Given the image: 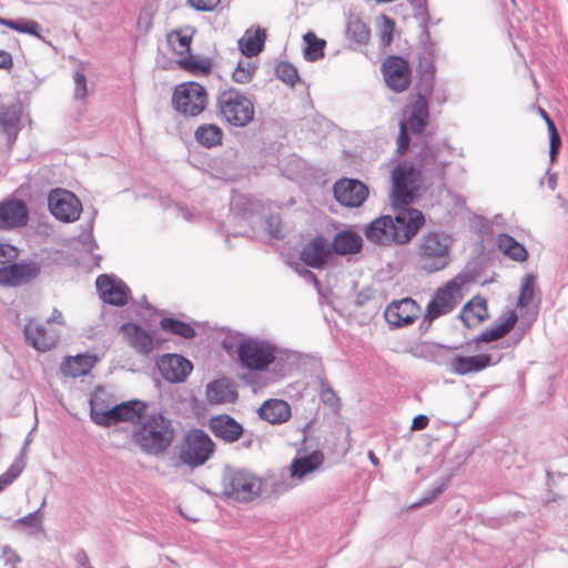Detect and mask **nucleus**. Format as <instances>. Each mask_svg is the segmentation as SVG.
<instances>
[{"label":"nucleus","mask_w":568,"mask_h":568,"mask_svg":"<svg viewBox=\"0 0 568 568\" xmlns=\"http://www.w3.org/2000/svg\"><path fill=\"white\" fill-rule=\"evenodd\" d=\"M425 216L416 209L399 210L395 217L382 215L364 230L369 242L379 245L406 244L424 226Z\"/></svg>","instance_id":"obj_1"},{"label":"nucleus","mask_w":568,"mask_h":568,"mask_svg":"<svg viewBox=\"0 0 568 568\" xmlns=\"http://www.w3.org/2000/svg\"><path fill=\"white\" fill-rule=\"evenodd\" d=\"M195 34L196 29L194 27H180L166 33V43L172 53L178 57L176 64L180 69L193 75H207L212 70L211 60L194 55L191 52Z\"/></svg>","instance_id":"obj_2"},{"label":"nucleus","mask_w":568,"mask_h":568,"mask_svg":"<svg viewBox=\"0 0 568 568\" xmlns=\"http://www.w3.org/2000/svg\"><path fill=\"white\" fill-rule=\"evenodd\" d=\"M132 437L144 453L160 455L173 443L175 430L170 419L162 414H153L133 432Z\"/></svg>","instance_id":"obj_3"},{"label":"nucleus","mask_w":568,"mask_h":568,"mask_svg":"<svg viewBox=\"0 0 568 568\" xmlns=\"http://www.w3.org/2000/svg\"><path fill=\"white\" fill-rule=\"evenodd\" d=\"M215 105L219 116L233 126H245L254 119L253 102L236 89L221 91Z\"/></svg>","instance_id":"obj_4"},{"label":"nucleus","mask_w":568,"mask_h":568,"mask_svg":"<svg viewBox=\"0 0 568 568\" xmlns=\"http://www.w3.org/2000/svg\"><path fill=\"white\" fill-rule=\"evenodd\" d=\"M420 170L408 162H400L392 172L390 199L393 206L399 209L410 204L422 185Z\"/></svg>","instance_id":"obj_5"},{"label":"nucleus","mask_w":568,"mask_h":568,"mask_svg":"<svg viewBox=\"0 0 568 568\" xmlns=\"http://www.w3.org/2000/svg\"><path fill=\"white\" fill-rule=\"evenodd\" d=\"M215 450L211 437L201 429L187 430L179 446L180 460L191 468H196L207 462Z\"/></svg>","instance_id":"obj_6"},{"label":"nucleus","mask_w":568,"mask_h":568,"mask_svg":"<svg viewBox=\"0 0 568 568\" xmlns=\"http://www.w3.org/2000/svg\"><path fill=\"white\" fill-rule=\"evenodd\" d=\"M173 108L185 116H197L204 112L209 104L206 89L194 81L180 83L172 94Z\"/></svg>","instance_id":"obj_7"},{"label":"nucleus","mask_w":568,"mask_h":568,"mask_svg":"<svg viewBox=\"0 0 568 568\" xmlns=\"http://www.w3.org/2000/svg\"><path fill=\"white\" fill-rule=\"evenodd\" d=\"M418 261L423 270L434 273L449 264V239L437 233L423 237L418 246Z\"/></svg>","instance_id":"obj_8"},{"label":"nucleus","mask_w":568,"mask_h":568,"mask_svg":"<svg viewBox=\"0 0 568 568\" xmlns=\"http://www.w3.org/2000/svg\"><path fill=\"white\" fill-rule=\"evenodd\" d=\"M263 480L244 469L229 470L223 479L224 494L237 501L247 503L262 493Z\"/></svg>","instance_id":"obj_9"},{"label":"nucleus","mask_w":568,"mask_h":568,"mask_svg":"<svg viewBox=\"0 0 568 568\" xmlns=\"http://www.w3.org/2000/svg\"><path fill=\"white\" fill-rule=\"evenodd\" d=\"M146 413V404L141 400H129L113 406L110 409H101L94 405L91 407V418L101 426H111L120 422L139 424Z\"/></svg>","instance_id":"obj_10"},{"label":"nucleus","mask_w":568,"mask_h":568,"mask_svg":"<svg viewBox=\"0 0 568 568\" xmlns=\"http://www.w3.org/2000/svg\"><path fill=\"white\" fill-rule=\"evenodd\" d=\"M463 286L464 281L457 276L439 287L426 306L425 320L433 322L453 312L463 301Z\"/></svg>","instance_id":"obj_11"},{"label":"nucleus","mask_w":568,"mask_h":568,"mask_svg":"<svg viewBox=\"0 0 568 568\" xmlns=\"http://www.w3.org/2000/svg\"><path fill=\"white\" fill-rule=\"evenodd\" d=\"M419 156L417 170H420L422 176L443 181L446 178V169L455 158V150L447 144L426 146L422 149Z\"/></svg>","instance_id":"obj_12"},{"label":"nucleus","mask_w":568,"mask_h":568,"mask_svg":"<svg viewBox=\"0 0 568 568\" xmlns=\"http://www.w3.org/2000/svg\"><path fill=\"white\" fill-rule=\"evenodd\" d=\"M241 364L253 371L266 369L275 361V348L258 339H245L237 346Z\"/></svg>","instance_id":"obj_13"},{"label":"nucleus","mask_w":568,"mask_h":568,"mask_svg":"<svg viewBox=\"0 0 568 568\" xmlns=\"http://www.w3.org/2000/svg\"><path fill=\"white\" fill-rule=\"evenodd\" d=\"M49 209L52 215L64 223L80 219L82 204L70 191L57 189L50 192L48 197Z\"/></svg>","instance_id":"obj_14"},{"label":"nucleus","mask_w":568,"mask_h":568,"mask_svg":"<svg viewBox=\"0 0 568 568\" xmlns=\"http://www.w3.org/2000/svg\"><path fill=\"white\" fill-rule=\"evenodd\" d=\"M382 73L386 84L394 92H404L412 83L409 63L399 55L387 57L382 64Z\"/></svg>","instance_id":"obj_15"},{"label":"nucleus","mask_w":568,"mask_h":568,"mask_svg":"<svg viewBox=\"0 0 568 568\" xmlns=\"http://www.w3.org/2000/svg\"><path fill=\"white\" fill-rule=\"evenodd\" d=\"M333 193L341 205L355 209L362 206L367 200L369 190L364 182L357 179L342 178L334 183Z\"/></svg>","instance_id":"obj_16"},{"label":"nucleus","mask_w":568,"mask_h":568,"mask_svg":"<svg viewBox=\"0 0 568 568\" xmlns=\"http://www.w3.org/2000/svg\"><path fill=\"white\" fill-rule=\"evenodd\" d=\"M419 314V305L410 297L392 302L384 313L387 323L394 327L413 324L418 318Z\"/></svg>","instance_id":"obj_17"},{"label":"nucleus","mask_w":568,"mask_h":568,"mask_svg":"<svg viewBox=\"0 0 568 568\" xmlns=\"http://www.w3.org/2000/svg\"><path fill=\"white\" fill-rule=\"evenodd\" d=\"M29 210L22 200L10 199L0 203V231H11L27 226Z\"/></svg>","instance_id":"obj_18"},{"label":"nucleus","mask_w":568,"mask_h":568,"mask_svg":"<svg viewBox=\"0 0 568 568\" xmlns=\"http://www.w3.org/2000/svg\"><path fill=\"white\" fill-rule=\"evenodd\" d=\"M95 285L103 302L116 306L128 303L130 290L122 281L102 274L97 277Z\"/></svg>","instance_id":"obj_19"},{"label":"nucleus","mask_w":568,"mask_h":568,"mask_svg":"<svg viewBox=\"0 0 568 568\" xmlns=\"http://www.w3.org/2000/svg\"><path fill=\"white\" fill-rule=\"evenodd\" d=\"M332 257V247L323 235H316L302 248L300 258L310 267L321 268Z\"/></svg>","instance_id":"obj_20"},{"label":"nucleus","mask_w":568,"mask_h":568,"mask_svg":"<svg viewBox=\"0 0 568 568\" xmlns=\"http://www.w3.org/2000/svg\"><path fill=\"white\" fill-rule=\"evenodd\" d=\"M24 333L30 344L42 352L53 348L59 341V333L50 327V321L45 323L30 321L26 325Z\"/></svg>","instance_id":"obj_21"},{"label":"nucleus","mask_w":568,"mask_h":568,"mask_svg":"<svg viewBox=\"0 0 568 568\" xmlns=\"http://www.w3.org/2000/svg\"><path fill=\"white\" fill-rule=\"evenodd\" d=\"M40 268L36 263H13L0 267V285L12 287L20 286L36 278Z\"/></svg>","instance_id":"obj_22"},{"label":"nucleus","mask_w":568,"mask_h":568,"mask_svg":"<svg viewBox=\"0 0 568 568\" xmlns=\"http://www.w3.org/2000/svg\"><path fill=\"white\" fill-rule=\"evenodd\" d=\"M192 363L178 354H166L159 361V369L163 377L172 383L183 382L192 372Z\"/></svg>","instance_id":"obj_23"},{"label":"nucleus","mask_w":568,"mask_h":568,"mask_svg":"<svg viewBox=\"0 0 568 568\" xmlns=\"http://www.w3.org/2000/svg\"><path fill=\"white\" fill-rule=\"evenodd\" d=\"M211 432L226 443H234L243 435V427L227 414L214 416L209 422Z\"/></svg>","instance_id":"obj_24"},{"label":"nucleus","mask_w":568,"mask_h":568,"mask_svg":"<svg viewBox=\"0 0 568 568\" xmlns=\"http://www.w3.org/2000/svg\"><path fill=\"white\" fill-rule=\"evenodd\" d=\"M121 333L125 342L138 353L148 355L153 351L154 341L152 335L134 323H126L121 326Z\"/></svg>","instance_id":"obj_25"},{"label":"nucleus","mask_w":568,"mask_h":568,"mask_svg":"<svg viewBox=\"0 0 568 568\" xmlns=\"http://www.w3.org/2000/svg\"><path fill=\"white\" fill-rule=\"evenodd\" d=\"M260 417L271 424H282L291 417V406L283 399H267L258 409Z\"/></svg>","instance_id":"obj_26"},{"label":"nucleus","mask_w":568,"mask_h":568,"mask_svg":"<svg viewBox=\"0 0 568 568\" xmlns=\"http://www.w3.org/2000/svg\"><path fill=\"white\" fill-rule=\"evenodd\" d=\"M493 364V358L488 354H478L475 356H456L453 359V371L458 375H467L480 372Z\"/></svg>","instance_id":"obj_27"},{"label":"nucleus","mask_w":568,"mask_h":568,"mask_svg":"<svg viewBox=\"0 0 568 568\" xmlns=\"http://www.w3.org/2000/svg\"><path fill=\"white\" fill-rule=\"evenodd\" d=\"M323 463V453L315 450L308 455L294 458L290 466V475L292 478L303 479L306 475L318 469Z\"/></svg>","instance_id":"obj_28"},{"label":"nucleus","mask_w":568,"mask_h":568,"mask_svg":"<svg viewBox=\"0 0 568 568\" xmlns=\"http://www.w3.org/2000/svg\"><path fill=\"white\" fill-rule=\"evenodd\" d=\"M363 246L361 235L351 230L336 233L332 242V251L339 255L357 254Z\"/></svg>","instance_id":"obj_29"},{"label":"nucleus","mask_w":568,"mask_h":568,"mask_svg":"<svg viewBox=\"0 0 568 568\" xmlns=\"http://www.w3.org/2000/svg\"><path fill=\"white\" fill-rule=\"evenodd\" d=\"M194 138L201 146L213 149L222 145L224 131L215 123H202L195 129Z\"/></svg>","instance_id":"obj_30"},{"label":"nucleus","mask_w":568,"mask_h":568,"mask_svg":"<svg viewBox=\"0 0 568 568\" xmlns=\"http://www.w3.org/2000/svg\"><path fill=\"white\" fill-rule=\"evenodd\" d=\"M236 398V392L225 379L213 381L206 387V399L210 404L220 405L234 403Z\"/></svg>","instance_id":"obj_31"},{"label":"nucleus","mask_w":568,"mask_h":568,"mask_svg":"<svg viewBox=\"0 0 568 568\" xmlns=\"http://www.w3.org/2000/svg\"><path fill=\"white\" fill-rule=\"evenodd\" d=\"M429 111L428 103L424 94L419 93L416 97V100L413 104V112L406 122L407 128L412 130L413 133L419 134L422 133L428 122Z\"/></svg>","instance_id":"obj_32"},{"label":"nucleus","mask_w":568,"mask_h":568,"mask_svg":"<svg viewBox=\"0 0 568 568\" xmlns=\"http://www.w3.org/2000/svg\"><path fill=\"white\" fill-rule=\"evenodd\" d=\"M488 316L487 303L481 297H474L462 310L460 317L466 326L480 324Z\"/></svg>","instance_id":"obj_33"},{"label":"nucleus","mask_w":568,"mask_h":568,"mask_svg":"<svg viewBox=\"0 0 568 568\" xmlns=\"http://www.w3.org/2000/svg\"><path fill=\"white\" fill-rule=\"evenodd\" d=\"M94 362V357L90 355L68 357L61 364V372L67 377H80L87 375L92 369Z\"/></svg>","instance_id":"obj_34"},{"label":"nucleus","mask_w":568,"mask_h":568,"mask_svg":"<svg viewBox=\"0 0 568 568\" xmlns=\"http://www.w3.org/2000/svg\"><path fill=\"white\" fill-rule=\"evenodd\" d=\"M518 316L515 311H508L503 320L498 322L494 327L485 331L480 335V341L490 343L497 341L507 335L516 325Z\"/></svg>","instance_id":"obj_35"},{"label":"nucleus","mask_w":568,"mask_h":568,"mask_svg":"<svg viewBox=\"0 0 568 568\" xmlns=\"http://www.w3.org/2000/svg\"><path fill=\"white\" fill-rule=\"evenodd\" d=\"M497 244L501 253L513 261L525 262L528 258V252L525 246L508 234H500Z\"/></svg>","instance_id":"obj_36"},{"label":"nucleus","mask_w":568,"mask_h":568,"mask_svg":"<svg viewBox=\"0 0 568 568\" xmlns=\"http://www.w3.org/2000/svg\"><path fill=\"white\" fill-rule=\"evenodd\" d=\"M375 27L379 45L384 49L388 48L398 33L395 20L383 13L376 18Z\"/></svg>","instance_id":"obj_37"},{"label":"nucleus","mask_w":568,"mask_h":568,"mask_svg":"<svg viewBox=\"0 0 568 568\" xmlns=\"http://www.w3.org/2000/svg\"><path fill=\"white\" fill-rule=\"evenodd\" d=\"M266 33L262 29H256L253 34H247L239 41L240 49L247 58L257 55L264 48Z\"/></svg>","instance_id":"obj_38"},{"label":"nucleus","mask_w":568,"mask_h":568,"mask_svg":"<svg viewBox=\"0 0 568 568\" xmlns=\"http://www.w3.org/2000/svg\"><path fill=\"white\" fill-rule=\"evenodd\" d=\"M304 41L306 43L304 49V57L307 61H317L324 57V50L326 41L316 37L314 32H307L304 34Z\"/></svg>","instance_id":"obj_39"},{"label":"nucleus","mask_w":568,"mask_h":568,"mask_svg":"<svg viewBox=\"0 0 568 568\" xmlns=\"http://www.w3.org/2000/svg\"><path fill=\"white\" fill-rule=\"evenodd\" d=\"M160 326L163 331L170 332L174 335L181 336L183 338H193L195 336V329L187 323L165 317L160 322Z\"/></svg>","instance_id":"obj_40"},{"label":"nucleus","mask_w":568,"mask_h":568,"mask_svg":"<svg viewBox=\"0 0 568 568\" xmlns=\"http://www.w3.org/2000/svg\"><path fill=\"white\" fill-rule=\"evenodd\" d=\"M347 36L357 43H366L371 31L368 26L358 17H351L346 28Z\"/></svg>","instance_id":"obj_41"},{"label":"nucleus","mask_w":568,"mask_h":568,"mask_svg":"<svg viewBox=\"0 0 568 568\" xmlns=\"http://www.w3.org/2000/svg\"><path fill=\"white\" fill-rule=\"evenodd\" d=\"M419 85L423 88L425 93H429L434 87L435 79V64L432 59L428 57L420 58L419 60Z\"/></svg>","instance_id":"obj_42"},{"label":"nucleus","mask_w":568,"mask_h":568,"mask_svg":"<svg viewBox=\"0 0 568 568\" xmlns=\"http://www.w3.org/2000/svg\"><path fill=\"white\" fill-rule=\"evenodd\" d=\"M0 26H4L20 33L39 36V23L32 20H8L0 18Z\"/></svg>","instance_id":"obj_43"},{"label":"nucleus","mask_w":568,"mask_h":568,"mask_svg":"<svg viewBox=\"0 0 568 568\" xmlns=\"http://www.w3.org/2000/svg\"><path fill=\"white\" fill-rule=\"evenodd\" d=\"M276 77L287 84L288 87H294L300 81V75L296 68L286 61H281L275 67Z\"/></svg>","instance_id":"obj_44"},{"label":"nucleus","mask_w":568,"mask_h":568,"mask_svg":"<svg viewBox=\"0 0 568 568\" xmlns=\"http://www.w3.org/2000/svg\"><path fill=\"white\" fill-rule=\"evenodd\" d=\"M255 71L256 67L252 62L240 61L232 73V79L236 83L246 84L251 82Z\"/></svg>","instance_id":"obj_45"},{"label":"nucleus","mask_w":568,"mask_h":568,"mask_svg":"<svg viewBox=\"0 0 568 568\" xmlns=\"http://www.w3.org/2000/svg\"><path fill=\"white\" fill-rule=\"evenodd\" d=\"M535 282L536 278L534 275L529 274L525 276L518 297V305L520 307H526L532 302L535 295Z\"/></svg>","instance_id":"obj_46"},{"label":"nucleus","mask_w":568,"mask_h":568,"mask_svg":"<svg viewBox=\"0 0 568 568\" xmlns=\"http://www.w3.org/2000/svg\"><path fill=\"white\" fill-rule=\"evenodd\" d=\"M549 133V156L550 161L554 162L559 153L561 146V138L556 125H550L548 129Z\"/></svg>","instance_id":"obj_47"},{"label":"nucleus","mask_w":568,"mask_h":568,"mask_svg":"<svg viewBox=\"0 0 568 568\" xmlns=\"http://www.w3.org/2000/svg\"><path fill=\"white\" fill-rule=\"evenodd\" d=\"M410 139L408 135V128L405 121L399 122V133L397 136V148L396 151L398 154H404L407 152L409 148Z\"/></svg>","instance_id":"obj_48"},{"label":"nucleus","mask_w":568,"mask_h":568,"mask_svg":"<svg viewBox=\"0 0 568 568\" xmlns=\"http://www.w3.org/2000/svg\"><path fill=\"white\" fill-rule=\"evenodd\" d=\"M19 251L16 246L0 241V263L16 260Z\"/></svg>","instance_id":"obj_49"},{"label":"nucleus","mask_w":568,"mask_h":568,"mask_svg":"<svg viewBox=\"0 0 568 568\" xmlns=\"http://www.w3.org/2000/svg\"><path fill=\"white\" fill-rule=\"evenodd\" d=\"M73 78H74V84H75V88H74L75 97L79 99L85 98L88 94V91H87V78H85L84 73L78 71L74 73Z\"/></svg>","instance_id":"obj_50"},{"label":"nucleus","mask_w":568,"mask_h":568,"mask_svg":"<svg viewBox=\"0 0 568 568\" xmlns=\"http://www.w3.org/2000/svg\"><path fill=\"white\" fill-rule=\"evenodd\" d=\"M268 233L277 239L284 237V227L278 216H270L266 221Z\"/></svg>","instance_id":"obj_51"},{"label":"nucleus","mask_w":568,"mask_h":568,"mask_svg":"<svg viewBox=\"0 0 568 568\" xmlns=\"http://www.w3.org/2000/svg\"><path fill=\"white\" fill-rule=\"evenodd\" d=\"M189 3L199 11H212L221 2V0H187Z\"/></svg>","instance_id":"obj_52"},{"label":"nucleus","mask_w":568,"mask_h":568,"mask_svg":"<svg viewBox=\"0 0 568 568\" xmlns=\"http://www.w3.org/2000/svg\"><path fill=\"white\" fill-rule=\"evenodd\" d=\"M20 474V470L11 467L0 476V491L10 485Z\"/></svg>","instance_id":"obj_53"},{"label":"nucleus","mask_w":568,"mask_h":568,"mask_svg":"<svg viewBox=\"0 0 568 568\" xmlns=\"http://www.w3.org/2000/svg\"><path fill=\"white\" fill-rule=\"evenodd\" d=\"M322 400L323 403L329 405L331 407L337 409L339 407V398L332 389H324L322 392Z\"/></svg>","instance_id":"obj_54"},{"label":"nucleus","mask_w":568,"mask_h":568,"mask_svg":"<svg viewBox=\"0 0 568 568\" xmlns=\"http://www.w3.org/2000/svg\"><path fill=\"white\" fill-rule=\"evenodd\" d=\"M2 559L7 565L10 564L12 566L20 561V557L18 556L16 550L10 548L9 546H4L2 548Z\"/></svg>","instance_id":"obj_55"},{"label":"nucleus","mask_w":568,"mask_h":568,"mask_svg":"<svg viewBox=\"0 0 568 568\" xmlns=\"http://www.w3.org/2000/svg\"><path fill=\"white\" fill-rule=\"evenodd\" d=\"M13 68V59L11 53L0 50V69L11 70Z\"/></svg>","instance_id":"obj_56"},{"label":"nucleus","mask_w":568,"mask_h":568,"mask_svg":"<svg viewBox=\"0 0 568 568\" xmlns=\"http://www.w3.org/2000/svg\"><path fill=\"white\" fill-rule=\"evenodd\" d=\"M16 524L22 525V526L36 527L40 524V518L36 513L29 514V515L24 516L23 518H20L19 520H17Z\"/></svg>","instance_id":"obj_57"},{"label":"nucleus","mask_w":568,"mask_h":568,"mask_svg":"<svg viewBox=\"0 0 568 568\" xmlns=\"http://www.w3.org/2000/svg\"><path fill=\"white\" fill-rule=\"evenodd\" d=\"M74 560L80 568H92L89 557L84 550H79L74 554Z\"/></svg>","instance_id":"obj_58"},{"label":"nucleus","mask_w":568,"mask_h":568,"mask_svg":"<svg viewBox=\"0 0 568 568\" xmlns=\"http://www.w3.org/2000/svg\"><path fill=\"white\" fill-rule=\"evenodd\" d=\"M428 417L425 415H417L414 417L412 422V429L413 430H422L427 427L428 425Z\"/></svg>","instance_id":"obj_59"},{"label":"nucleus","mask_w":568,"mask_h":568,"mask_svg":"<svg viewBox=\"0 0 568 568\" xmlns=\"http://www.w3.org/2000/svg\"><path fill=\"white\" fill-rule=\"evenodd\" d=\"M50 321V327H52V323L55 322L59 325H64L63 315L61 312L54 310L52 316L48 320Z\"/></svg>","instance_id":"obj_60"},{"label":"nucleus","mask_w":568,"mask_h":568,"mask_svg":"<svg viewBox=\"0 0 568 568\" xmlns=\"http://www.w3.org/2000/svg\"><path fill=\"white\" fill-rule=\"evenodd\" d=\"M538 113L544 119V121H545V123L547 125V129H549L550 125H555V122L551 120L549 114L542 108H538Z\"/></svg>","instance_id":"obj_61"},{"label":"nucleus","mask_w":568,"mask_h":568,"mask_svg":"<svg viewBox=\"0 0 568 568\" xmlns=\"http://www.w3.org/2000/svg\"><path fill=\"white\" fill-rule=\"evenodd\" d=\"M369 457H371V459H372V462H373L374 464H377V463H378L377 458L374 456V454H373V453H371V454H369Z\"/></svg>","instance_id":"obj_62"}]
</instances>
